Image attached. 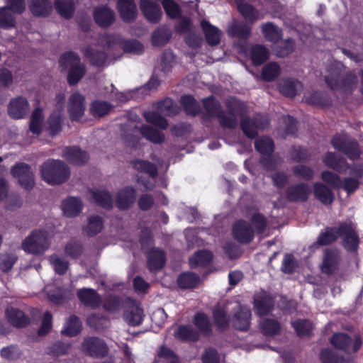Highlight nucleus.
Masks as SVG:
<instances>
[{
	"label": "nucleus",
	"mask_w": 363,
	"mask_h": 363,
	"mask_svg": "<svg viewBox=\"0 0 363 363\" xmlns=\"http://www.w3.org/2000/svg\"><path fill=\"white\" fill-rule=\"evenodd\" d=\"M6 315L9 322L17 328L24 327L29 323V319L20 310L13 308H8Z\"/></svg>",
	"instance_id": "nucleus-36"
},
{
	"label": "nucleus",
	"mask_w": 363,
	"mask_h": 363,
	"mask_svg": "<svg viewBox=\"0 0 363 363\" xmlns=\"http://www.w3.org/2000/svg\"><path fill=\"white\" fill-rule=\"evenodd\" d=\"M52 235L47 230H33L21 243V248L26 253L41 255L50 247Z\"/></svg>",
	"instance_id": "nucleus-3"
},
{
	"label": "nucleus",
	"mask_w": 363,
	"mask_h": 363,
	"mask_svg": "<svg viewBox=\"0 0 363 363\" xmlns=\"http://www.w3.org/2000/svg\"><path fill=\"white\" fill-rule=\"evenodd\" d=\"M28 5L35 16H46L52 9V4L48 0H28Z\"/></svg>",
	"instance_id": "nucleus-38"
},
{
	"label": "nucleus",
	"mask_w": 363,
	"mask_h": 363,
	"mask_svg": "<svg viewBox=\"0 0 363 363\" xmlns=\"http://www.w3.org/2000/svg\"><path fill=\"white\" fill-rule=\"evenodd\" d=\"M330 342L337 348L346 350L351 342V339L345 333H337L331 337Z\"/></svg>",
	"instance_id": "nucleus-61"
},
{
	"label": "nucleus",
	"mask_w": 363,
	"mask_h": 363,
	"mask_svg": "<svg viewBox=\"0 0 363 363\" xmlns=\"http://www.w3.org/2000/svg\"><path fill=\"white\" fill-rule=\"evenodd\" d=\"M255 147L262 155L269 157L274 150V143L269 138H260L255 142Z\"/></svg>",
	"instance_id": "nucleus-52"
},
{
	"label": "nucleus",
	"mask_w": 363,
	"mask_h": 363,
	"mask_svg": "<svg viewBox=\"0 0 363 363\" xmlns=\"http://www.w3.org/2000/svg\"><path fill=\"white\" fill-rule=\"evenodd\" d=\"M212 257L211 252L207 250L199 251L190 258L189 264L191 267L203 266L209 263Z\"/></svg>",
	"instance_id": "nucleus-47"
},
{
	"label": "nucleus",
	"mask_w": 363,
	"mask_h": 363,
	"mask_svg": "<svg viewBox=\"0 0 363 363\" xmlns=\"http://www.w3.org/2000/svg\"><path fill=\"white\" fill-rule=\"evenodd\" d=\"M82 350L84 353L92 357L104 356L106 353V347L104 341L93 337L84 340Z\"/></svg>",
	"instance_id": "nucleus-16"
},
{
	"label": "nucleus",
	"mask_w": 363,
	"mask_h": 363,
	"mask_svg": "<svg viewBox=\"0 0 363 363\" xmlns=\"http://www.w3.org/2000/svg\"><path fill=\"white\" fill-rule=\"evenodd\" d=\"M333 147L344 153L350 160L359 158L361 150L358 144L347 134H338L331 140Z\"/></svg>",
	"instance_id": "nucleus-8"
},
{
	"label": "nucleus",
	"mask_w": 363,
	"mask_h": 363,
	"mask_svg": "<svg viewBox=\"0 0 363 363\" xmlns=\"http://www.w3.org/2000/svg\"><path fill=\"white\" fill-rule=\"evenodd\" d=\"M77 296L82 303L92 308L99 307L101 303L99 296L92 289H81L78 291Z\"/></svg>",
	"instance_id": "nucleus-23"
},
{
	"label": "nucleus",
	"mask_w": 363,
	"mask_h": 363,
	"mask_svg": "<svg viewBox=\"0 0 363 363\" xmlns=\"http://www.w3.org/2000/svg\"><path fill=\"white\" fill-rule=\"evenodd\" d=\"M232 309L236 311L232 319L233 326L238 330H247L250 327L251 318L250 309L246 306H241L238 303H235Z\"/></svg>",
	"instance_id": "nucleus-14"
},
{
	"label": "nucleus",
	"mask_w": 363,
	"mask_h": 363,
	"mask_svg": "<svg viewBox=\"0 0 363 363\" xmlns=\"http://www.w3.org/2000/svg\"><path fill=\"white\" fill-rule=\"evenodd\" d=\"M135 199V189L132 187H125L118 194L116 199L117 206L120 209H126L134 202Z\"/></svg>",
	"instance_id": "nucleus-31"
},
{
	"label": "nucleus",
	"mask_w": 363,
	"mask_h": 363,
	"mask_svg": "<svg viewBox=\"0 0 363 363\" xmlns=\"http://www.w3.org/2000/svg\"><path fill=\"white\" fill-rule=\"evenodd\" d=\"M62 156L69 163L76 165L86 163L89 158L86 152L77 147H65L62 152Z\"/></svg>",
	"instance_id": "nucleus-20"
},
{
	"label": "nucleus",
	"mask_w": 363,
	"mask_h": 363,
	"mask_svg": "<svg viewBox=\"0 0 363 363\" xmlns=\"http://www.w3.org/2000/svg\"><path fill=\"white\" fill-rule=\"evenodd\" d=\"M269 125V119L266 116H257L254 120L242 118L241 128L248 138H255L258 130L264 129Z\"/></svg>",
	"instance_id": "nucleus-12"
},
{
	"label": "nucleus",
	"mask_w": 363,
	"mask_h": 363,
	"mask_svg": "<svg viewBox=\"0 0 363 363\" xmlns=\"http://www.w3.org/2000/svg\"><path fill=\"white\" fill-rule=\"evenodd\" d=\"M199 282V277L191 272L184 273L177 279L179 286L183 289L195 287Z\"/></svg>",
	"instance_id": "nucleus-49"
},
{
	"label": "nucleus",
	"mask_w": 363,
	"mask_h": 363,
	"mask_svg": "<svg viewBox=\"0 0 363 363\" xmlns=\"http://www.w3.org/2000/svg\"><path fill=\"white\" fill-rule=\"evenodd\" d=\"M314 194L317 199L324 204H330L333 202L334 195L332 191L321 183L314 184Z\"/></svg>",
	"instance_id": "nucleus-40"
},
{
	"label": "nucleus",
	"mask_w": 363,
	"mask_h": 363,
	"mask_svg": "<svg viewBox=\"0 0 363 363\" xmlns=\"http://www.w3.org/2000/svg\"><path fill=\"white\" fill-rule=\"evenodd\" d=\"M125 320L130 325H140L143 320V311L138 303H132L124 314Z\"/></svg>",
	"instance_id": "nucleus-29"
},
{
	"label": "nucleus",
	"mask_w": 363,
	"mask_h": 363,
	"mask_svg": "<svg viewBox=\"0 0 363 363\" xmlns=\"http://www.w3.org/2000/svg\"><path fill=\"white\" fill-rule=\"evenodd\" d=\"M177 113V106L170 99L157 103L155 111H148L144 116L148 123L162 129L167 128L168 123L164 116H172Z\"/></svg>",
	"instance_id": "nucleus-6"
},
{
	"label": "nucleus",
	"mask_w": 363,
	"mask_h": 363,
	"mask_svg": "<svg viewBox=\"0 0 363 363\" xmlns=\"http://www.w3.org/2000/svg\"><path fill=\"white\" fill-rule=\"evenodd\" d=\"M117 6L123 21L130 22L136 18L137 9L133 0H118Z\"/></svg>",
	"instance_id": "nucleus-25"
},
{
	"label": "nucleus",
	"mask_w": 363,
	"mask_h": 363,
	"mask_svg": "<svg viewBox=\"0 0 363 363\" xmlns=\"http://www.w3.org/2000/svg\"><path fill=\"white\" fill-rule=\"evenodd\" d=\"M82 330V324L79 318L74 315L69 318L62 330V333L68 336H75Z\"/></svg>",
	"instance_id": "nucleus-45"
},
{
	"label": "nucleus",
	"mask_w": 363,
	"mask_h": 363,
	"mask_svg": "<svg viewBox=\"0 0 363 363\" xmlns=\"http://www.w3.org/2000/svg\"><path fill=\"white\" fill-rule=\"evenodd\" d=\"M324 164L340 173H345L349 168L346 160L343 157H337L333 152H327L323 158Z\"/></svg>",
	"instance_id": "nucleus-28"
},
{
	"label": "nucleus",
	"mask_w": 363,
	"mask_h": 363,
	"mask_svg": "<svg viewBox=\"0 0 363 363\" xmlns=\"http://www.w3.org/2000/svg\"><path fill=\"white\" fill-rule=\"evenodd\" d=\"M43 179L49 184H60L66 182L70 175L69 167L61 160H50L41 166Z\"/></svg>",
	"instance_id": "nucleus-4"
},
{
	"label": "nucleus",
	"mask_w": 363,
	"mask_h": 363,
	"mask_svg": "<svg viewBox=\"0 0 363 363\" xmlns=\"http://www.w3.org/2000/svg\"><path fill=\"white\" fill-rule=\"evenodd\" d=\"M140 8L143 13L150 22L157 23L160 21L162 12L160 6L150 0H141Z\"/></svg>",
	"instance_id": "nucleus-19"
},
{
	"label": "nucleus",
	"mask_w": 363,
	"mask_h": 363,
	"mask_svg": "<svg viewBox=\"0 0 363 363\" xmlns=\"http://www.w3.org/2000/svg\"><path fill=\"white\" fill-rule=\"evenodd\" d=\"M29 106L27 100L18 97L11 100L9 106V113L13 118L19 119L27 114Z\"/></svg>",
	"instance_id": "nucleus-22"
},
{
	"label": "nucleus",
	"mask_w": 363,
	"mask_h": 363,
	"mask_svg": "<svg viewBox=\"0 0 363 363\" xmlns=\"http://www.w3.org/2000/svg\"><path fill=\"white\" fill-rule=\"evenodd\" d=\"M43 114L40 108H36L33 111L31 116L30 130L34 134H38L42 128Z\"/></svg>",
	"instance_id": "nucleus-58"
},
{
	"label": "nucleus",
	"mask_w": 363,
	"mask_h": 363,
	"mask_svg": "<svg viewBox=\"0 0 363 363\" xmlns=\"http://www.w3.org/2000/svg\"><path fill=\"white\" fill-rule=\"evenodd\" d=\"M227 32L230 36L245 40L250 35V28L243 23L233 21L228 26Z\"/></svg>",
	"instance_id": "nucleus-37"
},
{
	"label": "nucleus",
	"mask_w": 363,
	"mask_h": 363,
	"mask_svg": "<svg viewBox=\"0 0 363 363\" xmlns=\"http://www.w3.org/2000/svg\"><path fill=\"white\" fill-rule=\"evenodd\" d=\"M94 16L96 23L101 27L109 26L115 20L114 12L106 6L96 8Z\"/></svg>",
	"instance_id": "nucleus-24"
},
{
	"label": "nucleus",
	"mask_w": 363,
	"mask_h": 363,
	"mask_svg": "<svg viewBox=\"0 0 363 363\" xmlns=\"http://www.w3.org/2000/svg\"><path fill=\"white\" fill-rule=\"evenodd\" d=\"M65 96L59 93L55 96V108L53 110L49 120V130L52 135L58 133L61 130V123L63 116Z\"/></svg>",
	"instance_id": "nucleus-13"
},
{
	"label": "nucleus",
	"mask_w": 363,
	"mask_h": 363,
	"mask_svg": "<svg viewBox=\"0 0 363 363\" xmlns=\"http://www.w3.org/2000/svg\"><path fill=\"white\" fill-rule=\"evenodd\" d=\"M262 329L267 335H275L279 330V323L274 320L265 318L262 321Z\"/></svg>",
	"instance_id": "nucleus-64"
},
{
	"label": "nucleus",
	"mask_w": 363,
	"mask_h": 363,
	"mask_svg": "<svg viewBox=\"0 0 363 363\" xmlns=\"http://www.w3.org/2000/svg\"><path fill=\"white\" fill-rule=\"evenodd\" d=\"M201 26L205 33L206 38L208 44L213 45L219 43L221 32L218 28L212 26L206 21H202Z\"/></svg>",
	"instance_id": "nucleus-39"
},
{
	"label": "nucleus",
	"mask_w": 363,
	"mask_h": 363,
	"mask_svg": "<svg viewBox=\"0 0 363 363\" xmlns=\"http://www.w3.org/2000/svg\"><path fill=\"white\" fill-rule=\"evenodd\" d=\"M135 132L140 133L147 140L155 143H160L164 140V135L162 133L148 125H143L140 129L137 128Z\"/></svg>",
	"instance_id": "nucleus-42"
},
{
	"label": "nucleus",
	"mask_w": 363,
	"mask_h": 363,
	"mask_svg": "<svg viewBox=\"0 0 363 363\" xmlns=\"http://www.w3.org/2000/svg\"><path fill=\"white\" fill-rule=\"evenodd\" d=\"M181 104L188 114L196 115L200 111V106L191 96H184L181 99Z\"/></svg>",
	"instance_id": "nucleus-54"
},
{
	"label": "nucleus",
	"mask_w": 363,
	"mask_h": 363,
	"mask_svg": "<svg viewBox=\"0 0 363 363\" xmlns=\"http://www.w3.org/2000/svg\"><path fill=\"white\" fill-rule=\"evenodd\" d=\"M17 259V256L13 253L1 255L0 256V269L4 272L11 270Z\"/></svg>",
	"instance_id": "nucleus-62"
},
{
	"label": "nucleus",
	"mask_w": 363,
	"mask_h": 363,
	"mask_svg": "<svg viewBox=\"0 0 363 363\" xmlns=\"http://www.w3.org/2000/svg\"><path fill=\"white\" fill-rule=\"evenodd\" d=\"M84 56L93 65L102 66L105 64L106 55L95 46H88L83 50Z\"/></svg>",
	"instance_id": "nucleus-33"
},
{
	"label": "nucleus",
	"mask_w": 363,
	"mask_h": 363,
	"mask_svg": "<svg viewBox=\"0 0 363 363\" xmlns=\"http://www.w3.org/2000/svg\"><path fill=\"white\" fill-rule=\"evenodd\" d=\"M50 264L56 273L64 274L68 269V262L57 254L52 255L48 257Z\"/></svg>",
	"instance_id": "nucleus-46"
},
{
	"label": "nucleus",
	"mask_w": 363,
	"mask_h": 363,
	"mask_svg": "<svg viewBox=\"0 0 363 363\" xmlns=\"http://www.w3.org/2000/svg\"><path fill=\"white\" fill-rule=\"evenodd\" d=\"M302 87L301 83L297 80L285 79L280 83L279 89L282 94L294 97L301 91Z\"/></svg>",
	"instance_id": "nucleus-35"
},
{
	"label": "nucleus",
	"mask_w": 363,
	"mask_h": 363,
	"mask_svg": "<svg viewBox=\"0 0 363 363\" xmlns=\"http://www.w3.org/2000/svg\"><path fill=\"white\" fill-rule=\"evenodd\" d=\"M89 199L104 208H109L112 206L113 201L109 193L105 190H90L88 193Z\"/></svg>",
	"instance_id": "nucleus-30"
},
{
	"label": "nucleus",
	"mask_w": 363,
	"mask_h": 363,
	"mask_svg": "<svg viewBox=\"0 0 363 363\" xmlns=\"http://www.w3.org/2000/svg\"><path fill=\"white\" fill-rule=\"evenodd\" d=\"M162 6L167 15L171 18H177L181 16L179 6L173 0H163Z\"/></svg>",
	"instance_id": "nucleus-57"
},
{
	"label": "nucleus",
	"mask_w": 363,
	"mask_h": 363,
	"mask_svg": "<svg viewBox=\"0 0 363 363\" xmlns=\"http://www.w3.org/2000/svg\"><path fill=\"white\" fill-rule=\"evenodd\" d=\"M176 337L183 340L195 341L199 337L197 332L194 331L189 325L180 326L174 333Z\"/></svg>",
	"instance_id": "nucleus-51"
},
{
	"label": "nucleus",
	"mask_w": 363,
	"mask_h": 363,
	"mask_svg": "<svg viewBox=\"0 0 363 363\" xmlns=\"http://www.w3.org/2000/svg\"><path fill=\"white\" fill-rule=\"evenodd\" d=\"M103 228V220L99 216H91L88 218V223L84 228V231L89 235H94Z\"/></svg>",
	"instance_id": "nucleus-50"
},
{
	"label": "nucleus",
	"mask_w": 363,
	"mask_h": 363,
	"mask_svg": "<svg viewBox=\"0 0 363 363\" xmlns=\"http://www.w3.org/2000/svg\"><path fill=\"white\" fill-rule=\"evenodd\" d=\"M237 4L239 11L246 20L253 22L261 18L259 13L250 4L240 0L237 1Z\"/></svg>",
	"instance_id": "nucleus-43"
},
{
	"label": "nucleus",
	"mask_w": 363,
	"mask_h": 363,
	"mask_svg": "<svg viewBox=\"0 0 363 363\" xmlns=\"http://www.w3.org/2000/svg\"><path fill=\"white\" fill-rule=\"evenodd\" d=\"M321 178L332 187L336 189L343 188L348 194L355 191L359 185L357 179L348 177L345 178L342 182L337 174L330 171L323 172Z\"/></svg>",
	"instance_id": "nucleus-10"
},
{
	"label": "nucleus",
	"mask_w": 363,
	"mask_h": 363,
	"mask_svg": "<svg viewBox=\"0 0 363 363\" xmlns=\"http://www.w3.org/2000/svg\"><path fill=\"white\" fill-rule=\"evenodd\" d=\"M133 167L138 171L147 173L150 176V180L147 182H143V184L145 190L152 189L154 187L155 177L157 173L156 167L152 163L143 160L133 162Z\"/></svg>",
	"instance_id": "nucleus-21"
},
{
	"label": "nucleus",
	"mask_w": 363,
	"mask_h": 363,
	"mask_svg": "<svg viewBox=\"0 0 363 363\" xmlns=\"http://www.w3.org/2000/svg\"><path fill=\"white\" fill-rule=\"evenodd\" d=\"M240 52L246 57H250L252 62L255 65L262 64L269 58V50L263 45H253L250 47H240Z\"/></svg>",
	"instance_id": "nucleus-15"
},
{
	"label": "nucleus",
	"mask_w": 363,
	"mask_h": 363,
	"mask_svg": "<svg viewBox=\"0 0 363 363\" xmlns=\"http://www.w3.org/2000/svg\"><path fill=\"white\" fill-rule=\"evenodd\" d=\"M111 106L105 101H94L91 105L90 111L92 115L96 116H103L108 113Z\"/></svg>",
	"instance_id": "nucleus-60"
},
{
	"label": "nucleus",
	"mask_w": 363,
	"mask_h": 363,
	"mask_svg": "<svg viewBox=\"0 0 363 363\" xmlns=\"http://www.w3.org/2000/svg\"><path fill=\"white\" fill-rule=\"evenodd\" d=\"M204 108L210 116H218L220 123L226 128H235L237 125V116L240 113V101L233 99L227 104L229 111H220V104L213 97L204 99L203 101Z\"/></svg>",
	"instance_id": "nucleus-2"
},
{
	"label": "nucleus",
	"mask_w": 363,
	"mask_h": 363,
	"mask_svg": "<svg viewBox=\"0 0 363 363\" xmlns=\"http://www.w3.org/2000/svg\"><path fill=\"white\" fill-rule=\"evenodd\" d=\"M292 325L299 336L309 335L313 330L312 323L306 320H296Z\"/></svg>",
	"instance_id": "nucleus-59"
},
{
	"label": "nucleus",
	"mask_w": 363,
	"mask_h": 363,
	"mask_svg": "<svg viewBox=\"0 0 363 363\" xmlns=\"http://www.w3.org/2000/svg\"><path fill=\"white\" fill-rule=\"evenodd\" d=\"M320 358L323 363H351L349 360L336 357L331 350L328 349L322 350Z\"/></svg>",
	"instance_id": "nucleus-63"
},
{
	"label": "nucleus",
	"mask_w": 363,
	"mask_h": 363,
	"mask_svg": "<svg viewBox=\"0 0 363 363\" xmlns=\"http://www.w3.org/2000/svg\"><path fill=\"white\" fill-rule=\"evenodd\" d=\"M169 36V31L167 28H159L152 34V43L156 46H162L168 41Z\"/></svg>",
	"instance_id": "nucleus-56"
},
{
	"label": "nucleus",
	"mask_w": 363,
	"mask_h": 363,
	"mask_svg": "<svg viewBox=\"0 0 363 363\" xmlns=\"http://www.w3.org/2000/svg\"><path fill=\"white\" fill-rule=\"evenodd\" d=\"M311 189L306 184H300L291 186L287 191L288 199L294 201H303L307 199Z\"/></svg>",
	"instance_id": "nucleus-32"
},
{
	"label": "nucleus",
	"mask_w": 363,
	"mask_h": 363,
	"mask_svg": "<svg viewBox=\"0 0 363 363\" xmlns=\"http://www.w3.org/2000/svg\"><path fill=\"white\" fill-rule=\"evenodd\" d=\"M86 110L84 98L79 93L72 94L68 101L67 111L72 120L82 117Z\"/></svg>",
	"instance_id": "nucleus-17"
},
{
	"label": "nucleus",
	"mask_w": 363,
	"mask_h": 363,
	"mask_svg": "<svg viewBox=\"0 0 363 363\" xmlns=\"http://www.w3.org/2000/svg\"><path fill=\"white\" fill-rule=\"evenodd\" d=\"M11 174L23 188L29 189L33 186V174L28 164L24 163L16 164L12 167Z\"/></svg>",
	"instance_id": "nucleus-11"
},
{
	"label": "nucleus",
	"mask_w": 363,
	"mask_h": 363,
	"mask_svg": "<svg viewBox=\"0 0 363 363\" xmlns=\"http://www.w3.org/2000/svg\"><path fill=\"white\" fill-rule=\"evenodd\" d=\"M262 30L265 39L273 43H277L282 37L281 30L272 23L262 25Z\"/></svg>",
	"instance_id": "nucleus-41"
},
{
	"label": "nucleus",
	"mask_w": 363,
	"mask_h": 363,
	"mask_svg": "<svg viewBox=\"0 0 363 363\" xmlns=\"http://www.w3.org/2000/svg\"><path fill=\"white\" fill-rule=\"evenodd\" d=\"M280 74V67L275 62L266 65L262 69V77L266 81H272Z\"/></svg>",
	"instance_id": "nucleus-55"
},
{
	"label": "nucleus",
	"mask_w": 363,
	"mask_h": 363,
	"mask_svg": "<svg viewBox=\"0 0 363 363\" xmlns=\"http://www.w3.org/2000/svg\"><path fill=\"white\" fill-rule=\"evenodd\" d=\"M55 5L61 16L69 18L73 14L74 9L73 0H55Z\"/></svg>",
	"instance_id": "nucleus-44"
},
{
	"label": "nucleus",
	"mask_w": 363,
	"mask_h": 363,
	"mask_svg": "<svg viewBox=\"0 0 363 363\" xmlns=\"http://www.w3.org/2000/svg\"><path fill=\"white\" fill-rule=\"evenodd\" d=\"M341 65L338 64L335 68H331L325 76V82L330 89L350 91L356 87L357 79L352 73L342 74L340 71Z\"/></svg>",
	"instance_id": "nucleus-5"
},
{
	"label": "nucleus",
	"mask_w": 363,
	"mask_h": 363,
	"mask_svg": "<svg viewBox=\"0 0 363 363\" xmlns=\"http://www.w3.org/2000/svg\"><path fill=\"white\" fill-rule=\"evenodd\" d=\"M233 235L238 242L248 243L253 239L254 230L247 222L239 220L233 226Z\"/></svg>",
	"instance_id": "nucleus-18"
},
{
	"label": "nucleus",
	"mask_w": 363,
	"mask_h": 363,
	"mask_svg": "<svg viewBox=\"0 0 363 363\" xmlns=\"http://www.w3.org/2000/svg\"><path fill=\"white\" fill-rule=\"evenodd\" d=\"M60 65L62 68L68 69V82L77 84L85 74V66L81 63L79 57L73 52H67L62 55Z\"/></svg>",
	"instance_id": "nucleus-7"
},
{
	"label": "nucleus",
	"mask_w": 363,
	"mask_h": 363,
	"mask_svg": "<svg viewBox=\"0 0 363 363\" xmlns=\"http://www.w3.org/2000/svg\"><path fill=\"white\" fill-rule=\"evenodd\" d=\"M6 6L0 9V27L8 29L15 26V18L11 13H22L26 9L23 0H5Z\"/></svg>",
	"instance_id": "nucleus-9"
},
{
	"label": "nucleus",
	"mask_w": 363,
	"mask_h": 363,
	"mask_svg": "<svg viewBox=\"0 0 363 363\" xmlns=\"http://www.w3.org/2000/svg\"><path fill=\"white\" fill-rule=\"evenodd\" d=\"M165 259L163 251L158 249H152L148 252L147 264L150 271L156 272L162 268Z\"/></svg>",
	"instance_id": "nucleus-34"
},
{
	"label": "nucleus",
	"mask_w": 363,
	"mask_h": 363,
	"mask_svg": "<svg viewBox=\"0 0 363 363\" xmlns=\"http://www.w3.org/2000/svg\"><path fill=\"white\" fill-rule=\"evenodd\" d=\"M273 306V302L271 298L264 296L259 299V296L255 298V308L259 315H263L269 313Z\"/></svg>",
	"instance_id": "nucleus-48"
},
{
	"label": "nucleus",
	"mask_w": 363,
	"mask_h": 363,
	"mask_svg": "<svg viewBox=\"0 0 363 363\" xmlns=\"http://www.w3.org/2000/svg\"><path fill=\"white\" fill-rule=\"evenodd\" d=\"M340 255L337 250H326L321 265L322 272L326 274L333 273L338 267Z\"/></svg>",
	"instance_id": "nucleus-27"
},
{
	"label": "nucleus",
	"mask_w": 363,
	"mask_h": 363,
	"mask_svg": "<svg viewBox=\"0 0 363 363\" xmlns=\"http://www.w3.org/2000/svg\"><path fill=\"white\" fill-rule=\"evenodd\" d=\"M83 203L80 199L69 196L62 201L61 204L64 214L69 217L77 216L82 210Z\"/></svg>",
	"instance_id": "nucleus-26"
},
{
	"label": "nucleus",
	"mask_w": 363,
	"mask_h": 363,
	"mask_svg": "<svg viewBox=\"0 0 363 363\" xmlns=\"http://www.w3.org/2000/svg\"><path fill=\"white\" fill-rule=\"evenodd\" d=\"M341 236L343 239V245L349 251L355 250L359 245V238L355 232V225L352 222H346L342 223L338 228H330L322 233L318 239L319 245H327L338 237Z\"/></svg>",
	"instance_id": "nucleus-1"
},
{
	"label": "nucleus",
	"mask_w": 363,
	"mask_h": 363,
	"mask_svg": "<svg viewBox=\"0 0 363 363\" xmlns=\"http://www.w3.org/2000/svg\"><path fill=\"white\" fill-rule=\"evenodd\" d=\"M87 323L91 328L97 330H104L109 325L108 320L100 314L90 315L87 318Z\"/></svg>",
	"instance_id": "nucleus-53"
}]
</instances>
